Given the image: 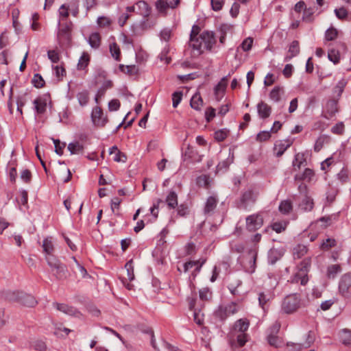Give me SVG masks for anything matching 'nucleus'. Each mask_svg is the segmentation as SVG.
Instances as JSON below:
<instances>
[{"label":"nucleus","mask_w":351,"mask_h":351,"mask_svg":"<svg viewBox=\"0 0 351 351\" xmlns=\"http://www.w3.org/2000/svg\"><path fill=\"white\" fill-rule=\"evenodd\" d=\"M101 38L98 32L92 33L88 38V43L93 49H98L101 45Z\"/></svg>","instance_id":"nucleus-36"},{"label":"nucleus","mask_w":351,"mask_h":351,"mask_svg":"<svg viewBox=\"0 0 351 351\" xmlns=\"http://www.w3.org/2000/svg\"><path fill=\"white\" fill-rule=\"evenodd\" d=\"M26 96V93L23 94V95L19 96L16 100L17 111L19 112L21 114H23L22 108L25 106V104L27 102Z\"/></svg>","instance_id":"nucleus-60"},{"label":"nucleus","mask_w":351,"mask_h":351,"mask_svg":"<svg viewBox=\"0 0 351 351\" xmlns=\"http://www.w3.org/2000/svg\"><path fill=\"white\" fill-rule=\"evenodd\" d=\"M53 306L58 311L70 316L80 318L82 315L76 308L66 304L53 302Z\"/></svg>","instance_id":"nucleus-10"},{"label":"nucleus","mask_w":351,"mask_h":351,"mask_svg":"<svg viewBox=\"0 0 351 351\" xmlns=\"http://www.w3.org/2000/svg\"><path fill=\"white\" fill-rule=\"evenodd\" d=\"M342 343L345 345H351V331L348 329H343L340 334Z\"/></svg>","instance_id":"nucleus-52"},{"label":"nucleus","mask_w":351,"mask_h":351,"mask_svg":"<svg viewBox=\"0 0 351 351\" xmlns=\"http://www.w3.org/2000/svg\"><path fill=\"white\" fill-rule=\"evenodd\" d=\"M110 52L117 61L121 60V50L117 43L114 42L110 45Z\"/></svg>","instance_id":"nucleus-46"},{"label":"nucleus","mask_w":351,"mask_h":351,"mask_svg":"<svg viewBox=\"0 0 351 351\" xmlns=\"http://www.w3.org/2000/svg\"><path fill=\"white\" fill-rule=\"evenodd\" d=\"M341 271V267L339 264L330 265L327 267V277L328 278H335Z\"/></svg>","instance_id":"nucleus-38"},{"label":"nucleus","mask_w":351,"mask_h":351,"mask_svg":"<svg viewBox=\"0 0 351 351\" xmlns=\"http://www.w3.org/2000/svg\"><path fill=\"white\" fill-rule=\"evenodd\" d=\"M119 70L128 75H134L138 73V68L135 65L119 64Z\"/></svg>","instance_id":"nucleus-40"},{"label":"nucleus","mask_w":351,"mask_h":351,"mask_svg":"<svg viewBox=\"0 0 351 351\" xmlns=\"http://www.w3.org/2000/svg\"><path fill=\"white\" fill-rule=\"evenodd\" d=\"M230 248L232 252L240 253L244 250V245L241 242L232 241L230 243Z\"/></svg>","instance_id":"nucleus-64"},{"label":"nucleus","mask_w":351,"mask_h":351,"mask_svg":"<svg viewBox=\"0 0 351 351\" xmlns=\"http://www.w3.org/2000/svg\"><path fill=\"white\" fill-rule=\"evenodd\" d=\"M190 309L193 310L194 311V321L198 325H202L203 324L204 319L202 318V315H201L199 313H197L196 311V309L195 308V303L191 302L190 303Z\"/></svg>","instance_id":"nucleus-59"},{"label":"nucleus","mask_w":351,"mask_h":351,"mask_svg":"<svg viewBox=\"0 0 351 351\" xmlns=\"http://www.w3.org/2000/svg\"><path fill=\"white\" fill-rule=\"evenodd\" d=\"M282 255L283 252L282 250H278L275 248L271 249L269 252V258L271 263L274 264L276 263Z\"/></svg>","instance_id":"nucleus-55"},{"label":"nucleus","mask_w":351,"mask_h":351,"mask_svg":"<svg viewBox=\"0 0 351 351\" xmlns=\"http://www.w3.org/2000/svg\"><path fill=\"white\" fill-rule=\"evenodd\" d=\"M199 299L202 301L208 302L212 298V291L208 287H204L199 291Z\"/></svg>","instance_id":"nucleus-49"},{"label":"nucleus","mask_w":351,"mask_h":351,"mask_svg":"<svg viewBox=\"0 0 351 351\" xmlns=\"http://www.w3.org/2000/svg\"><path fill=\"white\" fill-rule=\"evenodd\" d=\"M180 3V0H158L156 2V10L162 14H166L168 9H175Z\"/></svg>","instance_id":"nucleus-8"},{"label":"nucleus","mask_w":351,"mask_h":351,"mask_svg":"<svg viewBox=\"0 0 351 351\" xmlns=\"http://www.w3.org/2000/svg\"><path fill=\"white\" fill-rule=\"evenodd\" d=\"M292 210L291 202L289 200L281 202L279 206V210L283 214H288Z\"/></svg>","instance_id":"nucleus-54"},{"label":"nucleus","mask_w":351,"mask_h":351,"mask_svg":"<svg viewBox=\"0 0 351 351\" xmlns=\"http://www.w3.org/2000/svg\"><path fill=\"white\" fill-rule=\"evenodd\" d=\"M190 105L192 108L200 110L203 105V100L199 93H196L191 99Z\"/></svg>","instance_id":"nucleus-37"},{"label":"nucleus","mask_w":351,"mask_h":351,"mask_svg":"<svg viewBox=\"0 0 351 351\" xmlns=\"http://www.w3.org/2000/svg\"><path fill=\"white\" fill-rule=\"evenodd\" d=\"M337 111V101L334 99H330L326 104L325 109L322 112V116L327 119H330Z\"/></svg>","instance_id":"nucleus-15"},{"label":"nucleus","mask_w":351,"mask_h":351,"mask_svg":"<svg viewBox=\"0 0 351 351\" xmlns=\"http://www.w3.org/2000/svg\"><path fill=\"white\" fill-rule=\"evenodd\" d=\"M291 283H300L301 285L305 286L308 282V274L306 270H300L295 272L290 278Z\"/></svg>","instance_id":"nucleus-17"},{"label":"nucleus","mask_w":351,"mask_h":351,"mask_svg":"<svg viewBox=\"0 0 351 351\" xmlns=\"http://www.w3.org/2000/svg\"><path fill=\"white\" fill-rule=\"evenodd\" d=\"M5 298L10 302H19L27 307H34L38 303L33 295L19 291L7 292Z\"/></svg>","instance_id":"nucleus-2"},{"label":"nucleus","mask_w":351,"mask_h":351,"mask_svg":"<svg viewBox=\"0 0 351 351\" xmlns=\"http://www.w3.org/2000/svg\"><path fill=\"white\" fill-rule=\"evenodd\" d=\"M292 142L289 140L280 141L276 143L274 146V152L277 157H280L285 152L291 145Z\"/></svg>","instance_id":"nucleus-19"},{"label":"nucleus","mask_w":351,"mask_h":351,"mask_svg":"<svg viewBox=\"0 0 351 351\" xmlns=\"http://www.w3.org/2000/svg\"><path fill=\"white\" fill-rule=\"evenodd\" d=\"M250 323L246 319H240L234 324V330L240 332H245L249 328Z\"/></svg>","instance_id":"nucleus-39"},{"label":"nucleus","mask_w":351,"mask_h":351,"mask_svg":"<svg viewBox=\"0 0 351 351\" xmlns=\"http://www.w3.org/2000/svg\"><path fill=\"white\" fill-rule=\"evenodd\" d=\"M200 35L198 37L190 38L189 45L194 50L197 51L198 54H201L205 49H204L203 42H201Z\"/></svg>","instance_id":"nucleus-30"},{"label":"nucleus","mask_w":351,"mask_h":351,"mask_svg":"<svg viewBox=\"0 0 351 351\" xmlns=\"http://www.w3.org/2000/svg\"><path fill=\"white\" fill-rule=\"evenodd\" d=\"M109 154L112 159L116 162H125L127 157L121 152L117 146H113L110 149Z\"/></svg>","instance_id":"nucleus-26"},{"label":"nucleus","mask_w":351,"mask_h":351,"mask_svg":"<svg viewBox=\"0 0 351 351\" xmlns=\"http://www.w3.org/2000/svg\"><path fill=\"white\" fill-rule=\"evenodd\" d=\"M242 282L241 280L236 277H232L229 279L228 289L234 295H239V291L238 288L241 285Z\"/></svg>","instance_id":"nucleus-27"},{"label":"nucleus","mask_w":351,"mask_h":351,"mask_svg":"<svg viewBox=\"0 0 351 351\" xmlns=\"http://www.w3.org/2000/svg\"><path fill=\"white\" fill-rule=\"evenodd\" d=\"M42 247L45 256H54L55 247L51 237L46 238L43 240Z\"/></svg>","instance_id":"nucleus-24"},{"label":"nucleus","mask_w":351,"mask_h":351,"mask_svg":"<svg viewBox=\"0 0 351 351\" xmlns=\"http://www.w3.org/2000/svg\"><path fill=\"white\" fill-rule=\"evenodd\" d=\"M228 134H229V131L227 130L226 129L219 130L215 132L214 138L218 142H221L227 138V136H228Z\"/></svg>","instance_id":"nucleus-57"},{"label":"nucleus","mask_w":351,"mask_h":351,"mask_svg":"<svg viewBox=\"0 0 351 351\" xmlns=\"http://www.w3.org/2000/svg\"><path fill=\"white\" fill-rule=\"evenodd\" d=\"M230 74L221 78L214 88L216 99L220 101L226 92Z\"/></svg>","instance_id":"nucleus-14"},{"label":"nucleus","mask_w":351,"mask_h":351,"mask_svg":"<svg viewBox=\"0 0 351 351\" xmlns=\"http://www.w3.org/2000/svg\"><path fill=\"white\" fill-rule=\"evenodd\" d=\"M113 86V82H106L104 84L99 86L98 90L95 97V102L99 104L102 97H104L107 90L110 89Z\"/></svg>","instance_id":"nucleus-22"},{"label":"nucleus","mask_w":351,"mask_h":351,"mask_svg":"<svg viewBox=\"0 0 351 351\" xmlns=\"http://www.w3.org/2000/svg\"><path fill=\"white\" fill-rule=\"evenodd\" d=\"M313 177L314 171L309 168H306L301 176H295V180H304L309 182L312 180Z\"/></svg>","instance_id":"nucleus-44"},{"label":"nucleus","mask_w":351,"mask_h":351,"mask_svg":"<svg viewBox=\"0 0 351 351\" xmlns=\"http://www.w3.org/2000/svg\"><path fill=\"white\" fill-rule=\"evenodd\" d=\"M308 252L306 245L298 244L293 249V256L294 259H299L304 256Z\"/></svg>","instance_id":"nucleus-33"},{"label":"nucleus","mask_w":351,"mask_h":351,"mask_svg":"<svg viewBox=\"0 0 351 351\" xmlns=\"http://www.w3.org/2000/svg\"><path fill=\"white\" fill-rule=\"evenodd\" d=\"M136 14L143 16L144 18H147L149 16L151 12V8L148 3L145 1H138L136 3Z\"/></svg>","instance_id":"nucleus-20"},{"label":"nucleus","mask_w":351,"mask_h":351,"mask_svg":"<svg viewBox=\"0 0 351 351\" xmlns=\"http://www.w3.org/2000/svg\"><path fill=\"white\" fill-rule=\"evenodd\" d=\"M72 27L73 24L70 21H60L57 38L61 47H67L70 45Z\"/></svg>","instance_id":"nucleus-3"},{"label":"nucleus","mask_w":351,"mask_h":351,"mask_svg":"<svg viewBox=\"0 0 351 351\" xmlns=\"http://www.w3.org/2000/svg\"><path fill=\"white\" fill-rule=\"evenodd\" d=\"M107 77V73L102 69H97L95 73L94 78V84L95 86H99L104 84L106 82H110Z\"/></svg>","instance_id":"nucleus-25"},{"label":"nucleus","mask_w":351,"mask_h":351,"mask_svg":"<svg viewBox=\"0 0 351 351\" xmlns=\"http://www.w3.org/2000/svg\"><path fill=\"white\" fill-rule=\"evenodd\" d=\"M204 263H205V261H203L202 263H200L199 261L186 262L183 265L184 271V272H186L190 269L193 268V267H195L193 272L198 273V272H199L201 267H202V265H204Z\"/></svg>","instance_id":"nucleus-32"},{"label":"nucleus","mask_w":351,"mask_h":351,"mask_svg":"<svg viewBox=\"0 0 351 351\" xmlns=\"http://www.w3.org/2000/svg\"><path fill=\"white\" fill-rule=\"evenodd\" d=\"M58 280H63L66 278L67 268L64 264H60L54 271H51Z\"/></svg>","instance_id":"nucleus-35"},{"label":"nucleus","mask_w":351,"mask_h":351,"mask_svg":"<svg viewBox=\"0 0 351 351\" xmlns=\"http://www.w3.org/2000/svg\"><path fill=\"white\" fill-rule=\"evenodd\" d=\"M258 192L250 186L243 190L240 197L236 201V206L239 209L249 210L256 203Z\"/></svg>","instance_id":"nucleus-1"},{"label":"nucleus","mask_w":351,"mask_h":351,"mask_svg":"<svg viewBox=\"0 0 351 351\" xmlns=\"http://www.w3.org/2000/svg\"><path fill=\"white\" fill-rule=\"evenodd\" d=\"M253 44V38L251 37H248L245 38L241 44L240 47L244 51H248L252 49Z\"/></svg>","instance_id":"nucleus-62"},{"label":"nucleus","mask_w":351,"mask_h":351,"mask_svg":"<svg viewBox=\"0 0 351 351\" xmlns=\"http://www.w3.org/2000/svg\"><path fill=\"white\" fill-rule=\"evenodd\" d=\"M49 98V95H45L43 96L38 97L34 101L35 109L38 114H43L46 111Z\"/></svg>","instance_id":"nucleus-18"},{"label":"nucleus","mask_w":351,"mask_h":351,"mask_svg":"<svg viewBox=\"0 0 351 351\" xmlns=\"http://www.w3.org/2000/svg\"><path fill=\"white\" fill-rule=\"evenodd\" d=\"M330 138L329 136L323 134L319 136L315 141L314 151L319 152L325 144L329 143Z\"/></svg>","instance_id":"nucleus-31"},{"label":"nucleus","mask_w":351,"mask_h":351,"mask_svg":"<svg viewBox=\"0 0 351 351\" xmlns=\"http://www.w3.org/2000/svg\"><path fill=\"white\" fill-rule=\"evenodd\" d=\"M304 162H306L304 154L302 153H297L293 160V166L294 168L297 167L300 169Z\"/></svg>","instance_id":"nucleus-51"},{"label":"nucleus","mask_w":351,"mask_h":351,"mask_svg":"<svg viewBox=\"0 0 351 351\" xmlns=\"http://www.w3.org/2000/svg\"><path fill=\"white\" fill-rule=\"evenodd\" d=\"M300 53V45L299 42L298 40L293 41L290 46L289 49L288 50V53L287 56L285 57V60L289 61L293 57L298 55Z\"/></svg>","instance_id":"nucleus-28"},{"label":"nucleus","mask_w":351,"mask_h":351,"mask_svg":"<svg viewBox=\"0 0 351 351\" xmlns=\"http://www.w3.org/2000/svg\"><path fill=\"white\" fill-rule=\"evenodd\" d=\"M32 83L36 88H42L45 85V81L40 74H35L34 75Z\"/></svg>","instance_id":"nucleus-63"},{"label":"nucleus","mask_w":351,"mask_h":351,"mask_svg":"<svg viewBox=\"0 0 351 351\" xmlns=\"http://www.w3.org/2000/svg\"><path fill=\"white\" fill-rule=\"evenodd\" d=\"M166 202L169 208H175L178 206V196L174 191H171L167 198Z\"/></svg>","instance_id":"nucleus-43"},{"label":"nucleus","mask_w":351,"mask_h":351,"mask_svg":"<svg viewBox=\"0 0 351 351\" xmlns=\"http://www.w3.org/2000/svg\"><path fill=\"white\" fill-rule=\"evenodd\" d=\"M239 306L235 302H231L227 305L220 306L215 312V315L221 321H224L229 316L237 313L239 311Z\"/></svg>","instance_id":"nucleus-6"},{"label":"nucleus","mask_w":351,"mask_h":351,"mask_svg":"<svg viewBox=\"0 0 351 351\" xmlns=\"http://www.w3.org/2000/svg\"><path fill=\"white\" fill-rule=\"evenodd\" d=\"M218 204V199L215 195H211L208 197L205 206H204V213L206 215H210L213 213L217 205Z\"/></svg>","instance_id":"nucleus-21"},{"label":"nucleus","mask_w":351,"mask_h":351,"mask_svg":"<svg viewBox=\"0 0 351 351\" xmlns=\"http://www.w3.org/2000/svg\"><path fill=\"white\" fill-rule=\"evenodd\" d=\"M125 269L126 270L127 276L123 277L122 278H125L129 281H132L134 279V265L132 260H130L125 263Z\"/></svg>","instance_id":"nucleus-42"},{"label":"nucleus","mask_w":351,"mask_h":351,"mask_svg":"<svg viewBox=\"0 0 351 351\" xmlns=\"http://www.w3.org/2000/svg\"><path fill=\"white\" fill-rule=\"evenodd\" d=\"M77 98L80 104L84 106L89 101V93L87 90H83L77 93Z\"/></svg>","instance_id":"nucleus-50"},{"label":"nucleus","mask_w":351,"mask_h":351,"mask_svg":"<svg viewBox=\"0 0 351 351\" xmlns=\"http://www.w3.org/2000/svg\"><path fill=\"white\" fill-rule=\"evenodd\" d=\"M300 295L298 293L289 294L281 302V311L288 315L293 314L300 308Z\"/></svg>","instance_id":"nucleus-4"},{"label":"nucleus","mask_w":351,"mask_h":351,"mask_svg":"<svg viewBox=\"0 0 351 351\" xmlns=\"http://www.w3.org/2000/svg\"><path fill=\"white\" fill-rule=\"evenodd\" d=\"M280 328V324L276 322L270 328V333L267 337V341L269 345L278 348L280 346L281 340L277 336V334Z\"/></svg>","instance_id":"nucleus-11"},{"label":"nucleus","mask_w":351,"mask_h":351,"mask_svg":"<svg viewBox=\"0 0 351 351\" xmlns=\"http://www.w3.org/2000/svg\"><path fill=\"white\" fill-rule=\"evenodd\" d=\"M339 291L341 296L351 301V273L341 276L339 282Z\"/></svg>","instance_id":"nucleus-5"},{"label":"nucleus","mask_w":351,"mask_h":351,"mask_svg":"<svg viewBox=\"0 0 351 351\" xmlns=\"http://www.w3.org/2000/svg\"><path fill=\"white\" fill-rule=\"evenodd\" d=\"M338 36V31L336 28L331 27L325 33V39L328 41L334 40Z\"/></svg>","instance_id":"nucleus-53"},{"label":"nucleus","mask_w":351,"mask_h":351,"mask_svg":"<svg viewBox=\"0 0 351 351\" xmlns=\"http://www.w3.org/2000/svg\"><path fill=\"white\" fill-rule=\"evenodd\" d=\"M257 110L259 117L265 119L270 116L271 112V108L265 102L261 101L257 105Z\"/></svg>","instance_id":"nucleus-23"},{"label":"nucleus","mask_w":351,"mask_h":351,"mask_svg":"<svg viewBox=\"0 0 351 351\" xmlns=\"http://www.w3.org/2000/svg\"><path fill=\"white\" fill-rule=\"evenodd\" d=\"M201 42H203L204 49L210 50L216 43V38L213 32L204 31L200 34Z\"/></svg>","instance_id":"nucleus-13"},{"label":"nucleus","mask_w":351,"mask_h":351,"mask_svg":"<svg viewBox=\"0 0 351 351\" xmlns=\"http://www.w3.org/2000/svg\"><path fill=\"white\" fill-rule=\"evenodd\" d=\"M328 58L334 64H337L340 60V53L339 51L331 49L328 51Z\"/></svg>","instance_id":"nucleus-56"},{"label":"nucleus","mask_w":351,"mask_h":351,"mask_svg":"<svg viewBox=\"0 0 351 351\" xmlns=\"http://www.w3.org/2000/svg\"><path fill=\"white\" fill-rule=\"evenodd\" d=\"M68 149L71 154H79L82 152L84 146L79 142L71 143L68 145Z\"/></svg>","instance_id":"nucleus-45"},{"label":"nucleus","mask_w":351,"mask_h":351,"mask_svg":"<svg viewBox=\"0 0 351 351\" xmlns=\"http://www.w3.org/2000/svg\"><path fill=\"white\" fill-rule=\"evenodd\" d=\"M274 295L270 291L260 292L258 293L259 306L265 311L269 307V302L274 299Z\"/></svg>","instance_id":"nucleus-16"},{"label":"nucleus","mask_w":351,"mask_h":351,"mask_svg":"<svg viewBox=\"0 0 351 351\" xmlns=\"http://www.w3.org/2000/svg\"><path fill=\"white\" fill-rule=\"evenodd\" d=\"M91 118L93 123L97 126L103 127L108 122L107 117L104 116L102 109L98 106L93 109Z\"/></svg>","instance_id":"nucleus-12"},{"label":"nucleus","mask_w":351,"mask_h":351,"mask_svg":"<svg viewBox=\"0 0 351 351\" xmlns=\"http://www.w3.org/2000/svg\"><path fill=\"white\" fill-rule=\"evenodd\" d=\"M284 94V88L279 86H275L269 93V98L275 101L278 102L281 99L282 95Z\"/></svg>","instance_id":"nucleus-34"},{"label":"nucleus","mask_w":351,"mask_h":351,"mask_svg":"<svg viewBox=\"0 0 351 351\" xmlns=\"http://www.w3.org/2000/svg\"><path fill=\"white\" fill-rule=\"evenodd\" d=\"M336 245L337 241L335 239L328 238L323 241L320 245V249L323 251H328Z\"/></svg>","instance_id":"nucleus-48"},{"label":"nucleus","mask_w":351,"mask_h":351,"mask_svg":"<svg viewBox=\"0 0 351 351\" xmlns=\"http://www.w3.org/2000/svg\"><path fill=\"white\" fill-rule=\"evenodd\" d=\"M263 225V217L261 213L249 215L246 218V228L250 232L261 228Z\"/></svg>","instance_id":"nucleus-7"},{"label":"nucleus","mask_w":351,"mask_h":351,"mask_svg":"<svg viewBox=\"0 0 351 351\" xmlns=\"http://www.w3.org/2000/svg\"><path fill=\"white\" fill-rule=\"evenodd\" d=\"M53 143L55 145V152L57 154L61 156L63 154V150L66 147L65 143H62L58 139H53Z\"/></svg>","instance_id":"nucleus-61"},{"label":"nucleus","mask_w":351,"mask_h":351,"mask_svg":"<svg viewBox=\"0 0 351 351\" xmlns=\"http://www.w3.org/2000/svg\"><path fill=\"white\" fill-rule=\"evenodd\" d=\"M314 203L313 199L305 196L300 204V207L304 211H311L313 208Z\"/></svg>","instance_id":"nucleus-41"},{"label":"nucleus","mask_w":351,"mask_h":351,"mask_svg":"<svg viewBox=\"0 0 351 351\" xmlns=\"http://www.w3.org/2000/svg\"><path fill=\"white\" fill-rule=\"evenodd\" d=\"M256 258L257 252L255 250H252L248 252L247 256L243 261L245 271L252 274L255 271Z\"/></svg>","instance_id":"nucleus-9"},{"label":"nucleus","mask_w":351,"mask_h":351,"mask_svg":"<svg viewBox=\"0 0 351 351\" xmlns=\"http://www.w3.org/2000/svg\"><path fill=\"white\" fill-rule=\"evenodd\" d=\"M287 223H288L285 221H276L272 224L271 227L277 233H280L285 230Z\"/></svg>","instance_id":"nucleus-58"},{"label":"nucleus","mask_w":351,"mask_h":351,"mask_svg":"<svg viewBox=\"0 0 351 351\" xmlns=\"http://www.w3.org/2000/svg\"><path fill=\"white\" fill-rule=\"evenodd\" d=\"M45 260L51 271H54L62 263L56 256H45Z\"/></svg>","instance_id":"nucleus-47"},{"label":"nucleus","mask_w":351,"mask_h":351,"mask_svg":"<svg viewBox=\"0 0 351 351\" xmlns=\"http://www.w3.org/2000/svg\"><path fill=\"white\" fill-rule=\"evenodd\" d=\"M90 61V56L87 51H84L80 58L77 68L80 71L85 70Z\"/></svg>","instance_id":"nucleus-29"}]
</instances>
